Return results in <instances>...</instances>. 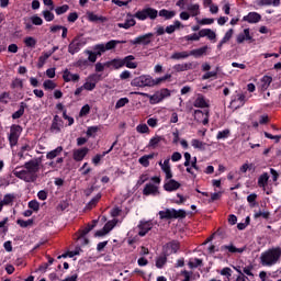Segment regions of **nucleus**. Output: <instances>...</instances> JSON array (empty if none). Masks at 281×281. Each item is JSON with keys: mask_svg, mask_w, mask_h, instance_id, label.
<instances>
[{"mask_svg": "<svg viewBox=\"0 0 281 281\" xmlns=\"http://www.w3.org/2000/svg\"><path fill=\"white\" fill-rule=\"evenodd\" d=\"M41 164H43V158H33L24 164V170L14 171L13 175L18 179L25 181V183H35L41 171Z\"/></svg>", "mask_w": 281, "mask_h": 281, "instance_id": "obj_1", "label": "nucleus"}, {"mask_svg": "<svg viewBox=\"0 0 281 281\" xmlns=\"http://www.w3.org/2000/svg\"><path fill=\"white\" fill-rule=\"evenodd\" d=\"M259 260L261 267H274L281 260V247L277 246L265 250L261 252Z\"/></svg>", "mask_w": 281, "mask_h": 281, "instance_id": "obj_2", "label": "nucleus"}, {"mask_svg": "<svg viewBox=\"0 0 281 281\" xmlns=\"http://www.w3.org/2000/svg\"><path fill=\"white\" fill-rule=\"evenodd\" d=\"M160 220L171 221V218H186L188 213L183 209H166L165 211H159Z\"/></svg>", "mask_w": 281, "mask_h": 281, "instance_id": "obj_3", "label": "nucleus"}, {"mask_svg": "<svg viewBox=\"0 0 281 281\" xmlns=\"http://www.w3.org/2000/svg\"><path fill=\"white\" fill-rule=\"evenodd\" d=\"M157 16H159V11L150 7L144 8L143 10L137 11L134 14V19H137L138 21H146V19H150V21H155Z\"/></svg>", "mask_w": 281, "mask_h": 281, "instance_id": "obj_4", "label": "nucleus"}, {"mask_svg": "<svg viewBox=\"0 0 281 281\" xmlns=\"http://www.w3.org/2000/svg\"><path fill=\"white\" fill-rule=\"evenodd\" d=\"M132 87H157L156 79H153L150 75H143L134 78L131 81Z\"/></svg>", "mask_w": 281, "mask_h": 281, "instance_id": "obj_5", "label": "nucleus"}, {"mask_svg": "<svg viewBox=\"0 0 281 281\" xmlns=\"http://www.w3.org/2000/svg\"><path fill=\"white\" fill-rule=\"evenodd\" d=\"M21 133H23V127H21V125H11L10 133L8 136V140L11 148H14V146L19 144V137H21Z\"/></svg>", "mask_w": 281, "mask_h": 281, "instance_id": "obj_6", "label": "nucleus"}, {"mask_svg": "<svg viewBox=\"0 0 281 281\" xmlns=\"http://www.w3.org/2000/svg\"><path fill=\"white\" fill-rule=\"evenodd\" d=\"M87 45V42H85V38H81L80 35H77L72 38L70 44L68 45V52L74 56V54H78L82 47Z\"/></svg>", "mask_w": 281, "mask_h": 281, "instance_id": "obj_7", "label": "nucleus"}, {"mask_svg": "<svg viewBox=\"0 0 281 281\" xmlns=\"http://www.w3.org/2000/svg\"><path fill=\"white\" fill-rule=\"evenodd\" d=\"M171 93L168 88H162L160 91H157L155 94L149 97L150 104H159V102L170 98Z\"/></svg>", "mask_w": 281, "mask_h": 281, "instance_id": "obj_8", "label": "nucleus"}, {"mask_svg": "<svg viewBox=\"0 0 281 281\" xmlns=\"http://www.w3.org/2000/svg\"><path fill=\"white\" fill-rule=\"evenodd\" d=\"M179 249H181V244H179L178 240H171L162 247V254L168 258L169 256H172V254H177Z\"/></svg>", "mask_w": 281, "mask_h": 281, "instance_id": "obj_9", "label": "nucleus"}, {"mask_svg": "<svg viewBox=\"0 0 281 281\" xmlns=\"http://www.w3.org/2000/svg\"><path fill=\"white\" fill-rule=\"evenodd\" d=\"M245 104H247V95L245 93H236L232 95L231 106H233V109H241Z\"/></svg>", "mask_w": 281, "mask_h": 281, "instance_id": "obj_10", "label": "nucleus"}, {"mask_svg": "<svg viewBox=\"0 0 281 281\" xmlns=\"http://www.w3.org/2000/svg\"><path fill=\"white\" fill-rule=\"evenodd\" d=\"M155 36L154 33H147L144 35H139L137 37H135L134 40H131L130 43L131 45H150V43H153V37Z\"/></svg>", "mask_w": 281, "mask_h": 281, "instance_id": "obj_11", "label": "nucleus"}, {"mask_svg": "<svg viewBox=\"0 0 281 281\" xmlns=\"http://www.w3.org/2000/svg\"><path fill=\"white\" fill-rule=\"evenodd\" d=\"M194 120L199 124L206 126V124H210V111L206 110L203 112L202 110H194Z\"/></svg>", "mask_w": 281, "mask_h": 281, "instance_id": "obj_12", "label": "nucleus"}, {"mask_svg": "<svg viewBox=\"0 0 281 281\" xmlns=\"http://www.w3.org/2000/svg\"><path fill=\"white\" fill-rule=\"evenodd\" d=\"M89 155V148L88 147H82L78 149L72 150V159L74 161L80 162L85 160V157Z\"/></svg>", "mask_w": 281, "mask_h": 281, "instance_id": "obj_13", "label": "nucleus"}, {"mask_svg": "<svg viewBox=\"0 0 281 281\" xmlns=\"http://www.w3.org/2000/svg\"><path fill=\"white\" fill-rule=\"evenodd\" d=\"M138 236L144 237L153 229V221H140L138 224Z\"/></svg>", "mask_w": 281, "mask_h": 281, "instance_id": "obj_14", "label": "nucleus"}, {"mask_svg": "<svg viewBox=\"0 0 281 281\" xmlns=\"http://www.w3.org/2000/svg\"><path fill=\"white\" fill-rule=\"evenodd\" d=\"M243 21L250 24L260 23V21H262V15L258 12H249L243 18Z\"/></svg>", "mask_w": 281, "mask_h": 281, "instance_id": "obj_15", "label": "nucleus"}, {"mask_svg": "<svg viewBox=\"0 0 281 281\" xmlns=\"http://www.w3.org/2000/svg\"><path fill=\"white\" fill-rule=\"evenodd\" d=\"M195 109H210V101L205 99L203 94H198V98L193 102Z\"/></svg>", "mask_w": 281, "mask_h": 281, "instance_id": "obj_16", "label": "nucleus"}, {"mask_svg": "<svg viewBox=\"0 0 281 281\" xmlns=\"http://www.w3.org/2000/svg\"><path fill=\"white\" fill-rule=\"evenodd\" d=\"M63 80L64 82H79L80 75L71 74V71H69V69L66 68L63 72Z\"/></svg>", "mask_w": 281, "mask_h": 281, "instance_id": "obj_17", "label": "nucleus"}, {"mask_svg": "<svg viewBox=\"0 0 281 281\" xmlns=\"http://www.w3.org/2000/svg\"><path fill=\"white\" fill-rule=\"evenodd\" d=\"M122 43H126V41L111 40L105 45L103 44V46H100L99 49L101 52H111V49H115L117 45Z\"/></svg>", "mask_w": 281, "mask_h": 281, "instance_id": "obj_18", "label": "nucleus"}, {"mask_svg": "<svg viewBox=\"0 0 281 281\" xmlns=\"http://www.w3.org/2000/svg\"><path fill=\"white\" fill-rule=\"evenodd\" d=\"M87 19L90 23H106L109 21L106 16L98 15L91 11L87 12Z\"/></svg>", "mask_w": 281, "mask_h": 281, "instance_id": "obj_19", "label": "nucleus"}, {"mask_svg": "<svg viewBox=\"0 0 281 281\" xmlns=\"http://www.w3.org/2000/svg\"><path fill=\"white\" fill-rule=\"evenodd\" d=\"M198 64L194 63H186V64H177L173 66L175 71H190L191 69H196Z\"/></svg>", "mask_w": 281, "mask_h": 281, "instance_id": "obj_20", "label": "nucleus"}, {"mask_svg": "<svg viewBox=\"0 0 281 281\" xmlns=\"http://www.w3.org/2000/svg\"><path fill=\"white\" fill-rule=\"evenodd\" d=\"M143 194L144 196H150V194L157 196L159 194V188L153 183H147L143 190Z\"/></svg>", "mask_w": 281, "mask_h": 281, "instance_id": "obj_21", "label": "nucleus"}, {"mask_svg": "<svg viewBox=\"0 0 281 281\" xmlns=\"http://www.w3.org/2000/svg\"><path fill=\"white\" fill-rule=\"evenodd\" d=\"M179 188H181V183L175 179H170L164 184V190H166V192H175L179 190Z\"/></svg>", "mask_w": 281, "mask_h": 281, "instance_id": "obj_22", "label": "nucleus"}, {"mask_svg": "<svg viewBox=\"0 0 281 281\" xmlns=\"http://www.w3.org/2000/svg\"><path fill=\"white\" fill-rule=\"evenodd\" d=\"M238 45L245 43V41H250L254 43V37L250 34L249 29H245L243 33H239L236 38Z\"/></svg>", "mask_w": 281, "mask_h": 281, "instance_id": "obj_23", "label": "nucleus"}, {"mask_svg": "<svg viewBox=\"0 0 281 281\" xmlns=\"http://www.w3.org/2000/svg\"><path fill=\"white\" fill-rule=\"evenodd\" d=\"M222 251H228V254H244L247 250V247L236 248L234 244L224 245L221 247Z\"/></svg>", "mask_w": 281, "mask_h": 281, "instance_id": "obj_24", "label": "nucleus"}, {"mask_svg": "<svg viewBox=\"0 0 281 281\" xmlns=\"http://www.w3.org/2000/svg\"><path fill=\"white\" fill-rule=\"evenodd\" d=\"M122 60L123 67H127V69H137V61H133L135 60V57L133 55H127L122 58Z\"/></svg>", "mask_w": 281, "mask_h": 281, "instance_id": "obj_25", "label": "nucleus"}, {"mask_svg": "<svg viewBox=\"0 0 281 281\" xmlns=\"http://www.w3.org/2000/svg\"><path fill=\"white\" fill-rule=\"evenodd\" d=\"M98 225V220H93L92 224H87L85 228L79 229V239L85 238L89 232H91Z\"/></svg>", "mask_w": 281, "mask_h": 281, "instance_id": "obj_26", "label": "nucleus"}, {"mask_svg": "<svg viewBox=\"0 0 281 281\" xmlns=\"http://www.w3.org/2000/svg\"><path fill=\"white\" fill-rule=\"evenodd\" d=\"M161 142H166V138L164 136L155 135L149 139L147 148H153V150H155V148H157Z\"/></svg>", "mask_w": 281, "mask_h": 281, "instance_id": "obj_27", "label": "nucleus"}, {"mask_svg": "<svg viewBox=\"0 0 281 281\" xmlns=\"http://www.w3.org/2000/svg\"><path fill=\"white\" fill-rule=\"evenodd\" d=\"M105 67L108 68L113 67V69H122V67H124L123 59L114 58L110 61H106Z\"/></svg>", "mask_w": 281, "mask_h": 281, "instance_id": "obj_28", "label": "nucleus"}, {"mask_svg": "<svg viewBox=\"0 0 281 281\" xmlns=\"http://www.w3.org/2000/svg\"><path fill=\"white\" fill-rule=\"evenodd\" d=\"M25 109H27V103L21 102L20 109L12 114V120H20V117H23Z\"/></svg>", "mask_w": 281, "mask_h": 281, "instance_id": "obj_29", "label": "nucleus"}, {"mask_svg": "<svg viewBox=\"0 0 281 281\" xmlns=\"http://www.w3.org/2000/svg\"><path fill=\"white\" fill-rule=\"evenodd\" d=\"M205 54H207V46L195 48L189 52V55L194 56V58H201V56H205Z\"/></svg>", "mask_w": 281, "mask_h": 281, "instance_id": "obj_30", "label": "nucleus"}, {"mask_svg": "<svg viewBox=\"0 0 281 281\" xmlns=\"http://www.w3.org/2000/svg\"><path fill=\"white\" fill-rule=\"evenodd\" d=\"M150 159H155V154L144 155L138 159V164L144 168H148L150 166Z\"/></svg>", "mask_w": 281, "mask_h": 281, "instance_id": "obj_31", "label": "nucleus"}, {"mask_svg": "<svg viewBox=\"0 0 281 281\" xmlns=\"http://www.w3.org/2000/svg\"><path fill=\"white\" fill-rule=\"evenodd\" d=\"M271 82H273V78L271 76H263L261 79L262 91H267L269 87H271Z\"/></svg>", "mask_w": 281, "mask_h": 281, "instance_id": "obj_32", "label": "nucleus"}, {"mask_svg": "<svg viewBox=\"0 0 281 281\" xmlns=\"http://www.w3.org/2000/svg\"><path fill=\"white\" fill-rule=\"evenodd\" d=\"M269 183V173L263 172L259 178H258V187L259 188H267Z\"/></svg>", "mask_w": 281, "mask_h": 281, "instance_id": "obj_33", "label": "nucleus"}, {"mask_svg": "<svg viewBox=\"0 0 281 281\" xmlns=\"http://www.w3.org/2000/svg\"><path fill=\"white\" fill-rule=\"evenodd\" d=\"M60 153H63V146H58L55 149L48 151L46 154V159H56V157H58V155H60Z\"/></svg>", "mask_w": 281, "mask_h": 281, "instance_id": "obj_34", "label": "nucleus"}, {"mask_svg": "<svg viewBox=\"0 0 281 281\" xmlns=\"http://www.w3.org/2000/svg\"><path fill=\"white\" fill-rule=\"evenodd\" d=\"M168 262V256L164 255V252H161V255L159 257H157L156 259V268L157 269H164V266Z\"/></svg>", "mask_w": 281, "mask_h": 281, "instance_id": "obj_35", "label": "nucleus"}, {"mask_svg": "<svg viewBox=\"0 0 281 281\" xmlns=\"http://www.w3.org/2000/svg\"><path fill=\"white\" fill-rule=\"evenodd\" d=\"M14 199H16V196L14 195V193H7L4 196H3V200L0 201L1 204L3 206L5 205H12V203H14Z\"/></svg>", "mask_w": 281, "mask_h": 281, "instance_id": "obj_36", "label": "nucleus"}, {"mask_svg": "<svg viewBox=\"0 0 281 281\" xmlns=\"http://www.w3.org/2000/svg\"><path fill=\"white\" fill-rule=\"evenodd\" d=\"M136 23L137 22L135 21V19H130L126 20L124 23H119L117 27H121L123 30H131V27H135Z\"/></svg>", "mask_w": 281, "mask_h": 281, "instance_id": "obj_37", "label": "nucleus"}, {"mask_svg": "<svg viewBox=\"0 0 281 281\" xmlns=\"http://www.w3.org/2000/svg\"><path fill=\"white\" fill-rule=\"evenodd\" d=\"M183 58H190V52L183 50V52H177L171 55L172 60H181Z\"/></svg>", "mask_w": 281, "mask_h": 281, "instance_id": "obj_38", "label": "nucleus"}, {"mask_svg": "<svg viewBox=\"0 0 281 281\" xmlns=\"http://www.w3.org/2000/svg\"><path fill=\"white\" fill-rule=\"evenodd\" d=\"M159 16H164L166 19V21H170V19H173V16H176L177 12L175 11H168L166 9H161L158 12Z\"/></svg>", "mask_w": 281, "mask_h": 281, "instance_id": "obj_39", "label": "nucleus"}, {"mask_svg": "<svg viewBox=\"0 0 281 281\" xmlns=\"http://www.w3.org/2000/svg\"><path fill=\"white\" fill-rule=\"evenodd\" d=\"M191 146H193L198 150H205V146H207V144L204 143L203 140H199L196 138H193L191 140Z\"/></svg>", "mask_w": 281, "mask_h": 281, "instance_id": "obj_40", "label": "nucleus"}, {"mask_svg": "<svg viewBox=\"0 0 281 281\" xmlns=\"http://www.w3.org/2000/svg\"><path fill=\"white\" fill-rule=\"evenodd\" d=\"M16 224L20 225L23 229H25L26 227H32V225H34V218H30L27 221L18 220Z\"/></svg>", "mask_w": 281, "mask_h": 281, "instance_id": "obj_41", "label": "nucleus"}, {"mask_svg": "<svg viewBox=\"0 0 281 281\" xmlns=\"http://www.w3.org/2000/svg\"><path fill=\"white\" fill-rule=\"evenodd\" d=\"M10 221L9 217H4L2 221H0V234H8V222Z\"/></svg>", "mask_w": 281, "mask_h": 281, "instance_id": "obj_42", "label": "nucleus"}, {"mask_svg": "<svg viewBox=\"0 0 281 281\" xmlns=\"http://www.w3.org/2000/svg\"><path fill=\"white\" fill-rule=\"evenodd\" d=\"M87 80H88L89 82H92V85L97 86L98 82H100V80H102V75H100V74H92V75H90V76L87 78Z\"/></svg>", "mask_w": 281, "mask_h": 281, "instance_id": "obj_43", "label": "nucleus"}, {"mask_svg": "<svg viewBox=\"0 0 281 281\" xmlns=\"http://www.w3.org/2000/svg\"><path fill=\"white\" fill-rule=\"evenodd\" d=\"M100 199H102V193H98L94 198H92L90 200V202L88 203V207L90 210L95 207V205H98V203H100Z\"/></svg>", "mask_w": 281, "mask_h": 281, "instance_id": "obj_44", "label": "nucleus"}, {"mask_svg": "<svg viewBox=\"0 0 281 281\" xmlns=\"http://www.w3.org/2000/svg\"><path fill=\"white\" fill-rule=\"evenodd\" d=\"M188 266L190 269H198V267H203V259L195 258L194 261H189Z\"/></svg>", "mask_w": 281, "mask_h": 281, "instance_id": "obj_45", "label": "nucleus"}, {"mask_svg": "<svg viewBox=\"0 0 281 281\" xmlns=\"http://www.w3.org/2000/svg\"><path fill=\"white\" fill-rule=\"evenodd\" d=\"M232 135V132L229 130H223L217 132L216 139H227Z\"/></svg>", "mask_w": 281, "mask_h": 281, "instance_id": "obj_46", "label": "nucleus"}, {"mask_svg": "<svg viewBox=\"0 0 281 281\" xmlns=\"http://www.w3.org/2000/svg\"><path fill=\"white\" fill-rule=\"evenodd\" d=\"M218 76V67L216 68V70H213V71H209L205 72L203 76H202V80H210V78H216Z\"/></svg>", "mask_w": 281, "mask_h": 281, "instance_id": "obj_47", "label": "nucleus"}, {"mask_svg": "<svg viewBox=\"0 0 281 281\" xmlns=\"http://www.w3.org/2000/svg\"><path fill=\"white\" fill-rule=\"evenodd\" d=\"M63 124L64 123H58V122H52L50 125V133H60L61 128H63Z\"/></svg>", "mask_w": 281, "mask_h": 281, "instance_id": "obj_48", "label": "nucleus"}, {"mask_svg": "<svg viewBox=\"0 0 281 281\" xmlns=\"http://www.w3.org/2000/svg\"><path fill=\"white\" fill-rule=\"evenodd\" d=\"M43 87L46 91H53V89L56 88V82H54L53 80H45L43 83Z\"/></svg>", "mask_w": 281, "mask_h": 281, "instance_id": "obj_49", "label": "nucleus"}, {"mask_svg": "<svg viewBox=\"0 0 281 281\" xmlns=\"http://www.w3.org/2000/svg\"><path fill=\"white\" fill-rule=\"evenodd\" d=\"M24 45H26V47H31V48L36 47V38H34L32 36L25 37Z\"/></svg>", "mask_w": 281, "mask_h": 281, "instance_id": "obj_50", "label": "nucleus"}, {"mask_svg": "<svg viewBox=\"0 0 281 281\" xmlns=\"http://www.w3.org/2000/svg\"><path fill=\"white\" fill-rule=\"evenodd\" d=\"M55 12H56L57 16H60V14H65V13L69 12V7H68V4H63L61 7H57L55 9Z\"/></svg>", "mask_w": 281, "mask_h": 281, "instance_id": "obj_51", "label": "nucleus"}, {"mask_svg": "<svg viewBox=\"0 0 281 281\" xmlns=\"http://www.w3.org/2000/svg\"><path fill=\"white\" fill-rule=\"evenodd\" d=\"M42 14H43V18L45 19V21H47L48 23L54 21V19H55L54 13L49 10H44L42 12Z\"/></svg>", "mask_w": 281, "mask_h": 281, "instance_id": "obj_52", "label": "nucleus"}, {"mask_svg": "<svg viewBox=\"0 0 281 281\" xmlns=\"http://www.w3.org/2000/svg\"><path fill=\"white\" fill-rule=\"evenodd\" d=\"M98 131H100V126H89L86 135L87 137H93V135H95V133H98Z\"/></svg>", "mask_w": 281, "mask_h": 281, "instance_id": "obj_53", "label": "nucleus"}, {"mask_svg": "<svg viewBox=\"0 0 281 281\" xmlns=\"http://www.w3.org/2000/svg\"><path fill=\"white\" fill-rule=\"evenodd\" d=\"M29 207L30 210H33V212H38V210H41V203L36 200H32L29 202Z\"/></svg>", "mask_w": 281, "mask_h": 281, "instance_id": "obj_54", "label": "nucleus"}, {"mask_svg": "<svg viewBox=\"0 0 281 281\" xmlns=\"http://www.w3.org/2000/svg\"><path fill=\"white\" fill-rule=\"evenodd\" d=\"M159 166H160L162 172H166V171H168V170H171V169H170V158L165 159L164 162L160 161V162H159Z\"/></svg>", "mask_w": 281, "mask_h": 281, "instance_id": "obj_55", "label": "nucleus"}, {"mask_svg": "<svg viewBox=\"0 0 281 281\" xmlns=\"http://www.w3.org/2000/svg\"><path fill=\"white\" fill-rule=\"evenodd\" d=\"M137 133L144 134V133H150V128L146 124H138L136 126Z\"/></svg>", "mask_w": 281, "mask_h": 281, "instance_id": "obj_56", "label": "nucleus"}, {"mask_svg": "<svg viewBox=\"0 0 281 281\" xmlns=\"http://www.w3.org/2000/svg\"><path fill=\"white\" fill-rule=\"evenodd\" d=\"M89 113H91V106L89 104H86L81 108L79 116L85 117V115H89Z\"/></svg>", "mask_w": 281, "mask_h": 281, "instance_id": "obj_57", "label": "nucleus"}, {"mask_svg": "<svg viewBox=\"0 0 281 281\" xmlns=\"http://www.w3.org/2000/svg\"><path fill=\"white\" fill-rule=\"evenodd\" d=\"M10 102V92H2L0 94V104H8Z\"/></svg>", "mask_w": 281, "mask_h": 281, "instance_id": "obj_58", "label": "nucleus"}, {"mask_svg": "<svg viewBox=\"0 0 281 281\" xmlns=\"http://www.w3.org/2000/svg\"><path fill=\"white\" fill-rule=\"evenodd\" d=\"M128 104V98H121L116 101L115 109H122Z\"/></svg>", "mask_w": 281, "mask_h": 281, "instance_id": "obj_59", "label": "nucleus"}, {"mask_svg": "<svg viewBox=\"0 0 281 281\" xmlns=\"http://www.w3.org/2000/svg\"><path fill=\"white\" fill-rule=\"evenodd\" d=\"M11 89H23V80L16 78L11 83Z\"/></svg>", "mask_w": 281, "mask_h": 281, "instance_id": "obj_60", "label": "nucleus"}, {"mask_svg": "<svg viewBox=\"0 0 281 281\" xmlns=\"http://www.w3.org/2000/svg\"><path fill=\"white\" fill-rule=\"evenodd\" d=\"M82 87L86 91H93V89H95V83H92L86 79V82L82 85Z\"/></svg>", "mask_w": 281, "mask_h": 281, "instance_id": "obj_61", "label": "nucleus"}, {"mask_svg": "<svg viewBox=\"0 0 281 281\" xmlns=\"http://www.w3.org/2000/svg\"><path fill=\"white\" fill-rule=\"evenodd\" d=\"M86 54H88V63H95L98 60V56L92 50H86Z\"/></svg>", "mask_w": 281, "mask_h": 281, "instance_id": "obj_62", "label": "nucleus"}, {"mask_svg": "<svg viewBox=\"0 0 281 281\" xmlns=\"http://www.w3.org/2000/svg\"><path fill=\"white\" fill-rule=\"evenodd\" d=\"M31 21H32L33 25H41L43 23V19L38 15H33L31 18Z\"/></svg>", "mask_w": 281, "mask_h": 281, "instance_id": "obj_63", "label": "nucleus"}, {"mask_svg": "<svg viewBox=\"0 0 281 281\" xmlns=\"http://www.w3.org/2000/svg\"><path fill=\"white\" fill-rule=\"evenodd\" d=\"M187 41H201V37L199 36V33H193L190 35L184 36Z\"/></svg>", "mask_w": 281, "mask_h": 281, "instance_id": "obj_64", "label": "nucleus"}]
</instances>
